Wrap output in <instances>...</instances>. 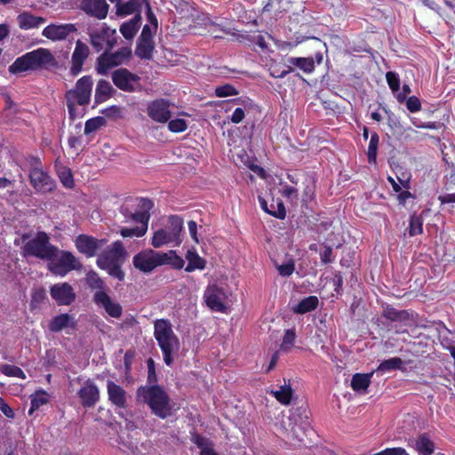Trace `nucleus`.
Masks as SVG:
<instances>
[{
    "label": "nucleus",
    "instance_id": "338daca9",
    "mask_svg": "<svg viewBox=\"0 0 455 455\" xmlns=\"http://www.w3.org/2000/svg\"><path fill=\"white\" fill-rule=\"evenodd\" d=\"M387 180L395 192L399 193L401 190L404 189L403 187H402V185L399 182H397L394 178L388 177Z\"/></svg>",
    "mask_w": 455,
    "mask_h": 455
},
{
    "label": "nucleus",
    "instance_id": "ddd939ff",
    "mask_svg": "<svg viewBox=\"0 0 455 455\" xmlns=\"http://www.w3.org/2000/svg\"><path fill=\"white\" fill-rule=\"evenodd\" d=\"M106 243L107 240L97 239L88 235H79L74 240L77 251L87 258L94 257Z\"/></svg>",
    "mask_w": 455,
    "mask_h": 455
},
{
    "label": "nucleus",
    "instance_id": "a211bd4d",
    "mask_svg": "<svg viewBox=\"0 0 455 455\" xmlns=\"http://www.w3.org/2000/svg\"><path fill=\"white\" fill-rule=\"evenodd\" d=\"M112 80L115 85L123 91H133L140 86L139 76L124 68L116 70L112 75Z\"/></svg>",
    "mask_w": 455,
    "mask_h": 455
},
{
    "label": "nucleus",
    "instance_id": "c85d7f7f",
    "mask_svg": "<svg viewBox=\"0 0 455 455\" xmlns=\"http://www.w3.org/2000/svg\"><path fill=\"white\" fill-rule=\"evenodd\" d=\"M75 326V319L68 314L56 315L49 323V329L54 332L73 329Z\"/></svg>",
    "mask_w": 455,
    "mask_h": 455
},
{
    "label": "nucleus",
    "instance_id": "37998d69",
    "mask_svg": "<svg viewBox=\"0 0 455 455\" xmlns=\"http://www.w3.org/2000/svg\"><path fill=\"white\" fill-rule=\"evenodd\" d=\"M403 366V361L398 357H393L388 360L382 362L379 367L378 371L381 372H387L391 370L400 369Z\"/></svg>",
    "mask_w": 455,
    "mask_h": 455
},
{
    "label": "nucleus",
    "instance_id": "79ce46f5",
    "mask_svg": "<svg viewBox=\"0 0 455 455\" xmlns=\"http://www.w3.org/2000/svg\"><path fill=\"white\" fill-rule=\"evenodd\" d=\"M295 331L293 329H288L283 334L280 347L283 351L289 352L295 347Z\"/></svg>",
    "mask_w": 455,
    "mask_h": 455
},
{
    "label": "nucleus",
    "instance_id": "2eb2a0df",
    "mask_svg": "<svg viewBox=\"0 0 455 455\" xmlns=\"http://www.w3.org/2000/svg\"><path fill=\"white\" fill-rule=\"evenodd\" d=\"M116 30L106 25L91 34V43L98 51L114 47L116 44Z\"/></svg>",
    "mask_w": 455,
    "mask_h": 455
},
{
    "label": "nucleus",
    "instance_id": "aec40b11",
    "mask_svg": "<svg viewBox=\"0 0 455 455\" xmlns=\"http://www.w3.org/2000/svg\"><path fill=\"white\" fill-rule=\"evenodd\" d=\"M80 8L91 16L104 20L108 16L109 6L106 0H82Z\"/></svg>",
    "mask_w": 455,
    "mask_h": 455
},
{
    "label": "nucleus",
    "instance_id": "5701e85b",
    "mask_svg": "<svg viewBox=\"0 0 455 455\" xmlns=\"http://www.w3.org/2000/svg\"><path fill=\"white\" fill-rule=\"evenodd\" d=\"M30 180L34 188L40 192H48L53 188V180L40 169L31 172Z\"/></svg>",
    "mask_w": 455,
    "mask_h": 455
},
{
    "label": "nucleus",
    "instance_id": "09e8293b",
    "mask_svg": "<svg viewBox=\"0 0 455 455\" xmlns=\"http://www.w3.org/2000/svg\"><path fill=\"white\" fill-rule=\"evenodd\" d=\"M168 128L172 132H183L188 128V123L183 118H175L169 122Z\"/></svg>",
    "mask_w": 455,
    "mask_h": 455
},
{
    "label": "nucleus",
    "instance_id": "1a4fd4ad",
    "mask_svg": "<svg viewBox=\"0 0 455 455\" xmlns=\"http://www.w3.org/2000/svg\"><path fill=\"white\" fill-rule=\"evenodd\" d=\"M92 87V80L90 76L80 78L74 90L68 92V107L69 114L75 116V106L86 105L90 101Z\"/></svg>",
    "mask_w": 455,
    "mask_h": 455
},
{
    "label": "nucleus",
    "instance_id": "a18cd8bd",
    "mask_svg": "<svg viewBox=\"0 0 455 455\" xmlns=\"http://www.w3.org/2000/svg\"><path fill=\"white\" fill-rule=\"evenodd\" d=\"M423 232V220L419 216L413 215L409 225V235L414 236Z\"/></svg>",
    "mask_w": 455,
    "mask_h": 455
},
{
    "label": "nucleus",
    "instance_id": "4d7b16f0",
    "mask_svg": "<svg viewBox=\"0 0 455 455\" xmlns=\"http://www.w3.org/2000/svg\"><path fill=\"white\" fill-rule=\"evenodd\" d=\"M0 410L8 419H13L15 416L13 410L2 397H0Z\"/></svg>",
    "mask_w": 455,
    "mask_h": 455
},
{
    "label": "nucleus",
    "instance_id": "7ed1b4c3",
    "mask_svg": "<svg viewBox=\"0 0 455 455\" xmlns=\"http://www.w3.org/2000/svg\"><path fill=\"white\" fill-rule=\"evenodd\" d=\"M154 335L163 353L165 364L172 365L180 351V342L174 334L171 323L164 319L156 320Z\"/></svg>",
    "mask_w": 455,
    "mask_h": 455
},
{
    "label": "nucleus",
    "instance_id": "412c9836",
    "mask_svg": "<svg viewBox=\"0 0 455 455\" xmlns=\"http://www.w3.org/2000/svg\"><path fill=\"white\" fill-rule=\"evenodd\" d=\"M89 55L88 46L80 40L76 43V47L72 54L71 72L73 75H78L83 68L84 60Z\"/></svg>",
    "mask_w": 455,
    "mask_h": 455
},
{
    "label": "nucleus",
    "instance_id": "e433bc0d",
    "mask_svg": "<svg viewBox=\"0 0 455 455\" xmlns=\"http://www.w3.org/2000/svg\"><path fill=\"white\" fill-rule=\"evenodd\" d=\"M318 298L316 296H309L301 299L293 307V312L297 314H305L316 308L318 306Z\"/></svg>",
    "mask_w": 455,
    "mask_h": 455
},
{
    "label": "nucleus",
    "instance_id": "20e7f679",
    "mask_svg": "<svg viewBox=\"0 0 455 455\" xmlns=\"http://www.w3.org/2000/svg\"><path fill=\"white\" fill-rule=\"evenodd\" d=\"M127 257V251L120 241L112 243L110 250L97 258V266L108 275L119 281L124 279L125 274L122 269V264Z\"/></svg>",
    "mask_w": 455,
    "mask_h": 455
},
{
    "label": "nucleus",
    "instance_id": "f3484780",
    "mask_svg": "<svg viewBox=\"0 0 455 455\" xmlns=\"http://www.w3.org/2000/svg\"><path fill=\"white\" fill-rule=\"evenodd\" d=\"M174 105L166 100H156L148 106V115L158 123H166L171 117V108Z\"/></svg>",
    "mask_w": 455,
    "mask_h": 455
},
{
    "label": "nucleus",
    "instance_id": "e2e57ef3",
    "mask_svg": "<svg viewBox=\"0 0 455 455\" xmlns=\"http://www.w3.org/2000/svg\"><path fill=\"white\" fill-rule=\"evenodd\" d=\"M5 372L8 375L15 376V377H18V378L22 379H24L26 378V375H25L24 371L21 369L18 368V367L10 368Z\"/></svg>",
    "mask_w": 455,
    "mask_h": 455
},
{
    "label": "nucleus",
    "instance_id": "393cba45",
    "mask_svg": "<svg viewBox=\"0 0 455 455\" xmlns=\"http://www.w3.org/2000/svg\"><path fill=\"white\" fill-rule=\"evenodd\" d=\"M19 28L22 30H30L40 28L45 23V19L28 12H23L17 16Z\"/></svg>",
    "mask_w": 455,
    "mask_h": 455
},
{
    "label": "nucleus",
    "instance_id": "c9c22d12",
    "mask_svg": "<svg viewBox=\"0 0 455 455\" xmlns=\"http://www.w3.org/2000/svg\"><path fill=\"white\" fill-rule=\"evenodd\" d=\"M413 447L419 455H432L435 451V443L427 435L417 438Z\"/></svg>",
    "mask_w": 455,
    "mask_h": 455
},
{
    "label": "nucleus",
    "instance_id": "4468645a",
    "mask_svg": "<svg viewBox=\"0 0 455 455\" xmlns=\"http://www.w3.org/2000/svg\"><path fill=\"white\" fill-rule=\"evenodd\" d=\"M76 30L72 23H50L42 30V36L52 42H59L68 39Z\"/></svg>",
    "mask_w": 455,
    "mask_h": 455
},
{
    "label": "nucleus",
    "instance_id": "9b49d317",
    "mask_svg": "<svg viewBox=\"0 0 455 455\" xmlns=\"http://www.w3.org/2000/svg\"><path fill=\"white\" fill-rule=\"evenodd\" d=\"M133 267L141 273L148 274L160 267L159 251L145 249L132 258Z\"/></svg>",
    "mask_w": 455,
    "mask_h": 455
},
{
    "label": "nucleus",
    "instance_id": "13d9d810",
    "mask_svg": "<svg viewBox=\"0 0 455 455\" xmlns=\"http://www.w3.org/2000/svg\"><path fill=\"white\" fill-rule=\"evenodd\" d=\"M244 117H245V113H244L243 109L241 108H236L234 110L230 120L233 124H239L244 119Z\"/></svg>",
    "mask_w": 455,
    "mask_h": 455
},
{
    "label": "nucleus",
    "instance_id": "0e129e2a",
    "mask_svg": "<svg viewBox=\"0 0 455 455\" xmlns=\"http://www.w3.org/2000/svg\"><path fill=\"white\" fill-rule=\"evenodd\" d=\"M331 247H326L324 249V251L323 252H321V260L323 263L326 264V263H329L331 262Z\"/></svg>",
    "mask_w": 455,
    "mask_h": 455
},
{
    "label": "nucleus",
    "instance_id": "bb28decb",
    "mask_svg": "<svg viewBox=\"0 0 455 455\" xmlns=\"http://www.w3.org/2000/svg\"><path fill=\"white\" fill-rule=\"evenodd\" d=\"M135 16L121 24L119 31L124 39L132 41L136 34L138 33L141 26V17L138 13H134Z\"/></svg>",
    "mask_w": 455,
    "mask_h": 455
},
{
    "label": "nucleus",
    "instance_id": "052dcab7",
    "mask_svg": "<svg viewBox=\"0 0 455 455\" xmlns=\"http://www.w3.org/2000/svg\"><path fill=\"white\" fill-rule=\"evenodd\" d=\"M398 182L403 187L404 189H410L411 187V174L402 173L401 176L397 177Z\"/></svg>",
    "mask_w": 455,
    "mask_h": 455
},
{
    "label": "nucleus",
    "instance_id": "dca6fc26",
    "mask_svg": "<svg viewBox=\"0 0 455 455\" xmlns=\"http://www.w3.org/2000/svg\"><path fill=\"white\" fill-rule=\"evenodd\" d=\"M132 220L136 223L134 228L124 227L120 229V235L124 238L142 237L148 228V212H138L132 215Z\"/></svg>",
    "mask_w": 455,
    "mask_h": 455
},
{
    "label": "nucleus",
    "instance_id": "2f4dec72",
    "mask_svg": "<svg viewBox=\"0 0 455 455\" xmlns=\"http://www.w3.org/2000/svg\"><path fill=\"white\" fill-rule=\"evenodd\" d=\"M271 394L283 405H289L294 396V392L290 383L281 385L276 390H272Z\"/></svg>",
    "mask_w": 455,
    "mask_h": 455
},
{
    "label": "nucleus",
    "instance_id": "39448f33",
    "mask_svg": "<svg viewBox=\"0 0 455 455\" xmlns=\"http://www.w3.org/2000/svg\"><path fill=\"white\" fill-rule=\"evenodd\" d=\"M15 243L22 248L25 255H34L41 259H51L57 251L50 244L49 236L44 232H38L33 236L22 235L15 239Z\"/></svg>",
    "mask_w": 455,
    "mask_h": 455
},
{
    "label": "nucleus",
    "instance_id": "de8ad7c7",
    "mask_svg": "<svg viewBox=\"0 0 455 455\" xmlns=\"http://www.w3.org/2000/svg\"><path fill=\"white\" fill-rule=\"evenodd\" d=\"M163 59L165 64L174 66L180 62L181 56L171 49H164L163 51Z\"/></svg>",
    "mask_w": 455,
    "mask_h": 455
},
{
    "label": "nucleus",
    "instance_id": "864d4df0",
    "mask_svg": "<svg viewBox=\"0 0 455 455\" xmlns=\"http://www.w3.org/2000/svg\"><path fill=\"white\" fill-rule=\"evenodd\" d=\"M386 78L390 89L393 91V92L396 93L399 91L400 86L398 76L393 72H387Z\"/></svg>",
    "mask_w": 455,
    "mask_h": 455
},
{
    "label": "nucleus",
    "instance_id": "8fccbe9b",
    "mask_svg": "<svg viewBox=\"0 0 455 455\" xmlns=\"http://www.w3.org/2000/svg\"><path fill=\"white\" fill-rule=\"evenodd\" d=\"M275 267L282 276H289L291 275L294 270H295V264L292 259H289L284 263L282 264H275Z\"/></svg>",
    "mask_w": 455,
    "mask_h": 455
},
{
    "label": "nucleus",
    "instance_id": "9d476101",
    "mask_svg": "<svg viewBox=\"0 0 455 455\" xmlns=\"http://www.w3.org/2000/svg\"><path fill=\"white\" fill-rule=\"evenodd\" d=\"M50 270L59 275H65L67 273L79 269L81 263L79 259L70 251H61L48 259Z\"/></svg>",
    "mask_w": 455,
    "mask_h": 455
},
{
    "label": "nucleus",
    "instance_id": "bf43d9fd",
    "mask_svg": "<svg viewBox=\"0 0 455 455\" xmlns=\"http://www.w3.org/2000/svg\"><path fill=\"white\" fill-rule=\"evenodd\" d=\"M413 198L412 194L409 189H403L397 195V200L401 204H404L408 200Z\"/></svg>",
    "mask_w": 455,
    "mask_h": 455
},
{
    "label": "nucleus",
    "instance_id": "f8f14e48",
    "mask_svg": "<svg viewBox=\"0 0 455 455\" xmlns=\"http://www.w3.org/2000/svg\"><path fill=\"white\" fill-rule=\"evenodd\" d=\"M132 51L130 48H122L114 53H103L98 60L97 71L104 75L108 69L124 63L130 59Z\"/></svg>",
    "mask_w": 455,
    "mask_h": 455
},
{
    "label": "nucleus",
    "instance_id": "49530a36",
    "mask_svg": "<svg viewBox=\"0 0 455 455\" xmlns=\"http://www.w3.org/2000/svg\"><path fill=\"white\" fill-rule=\"evenodd\" d=\"M378 144H379V136L374 133L371 135L369 147H368V159L370 163L375 164L377 159V150H378Z\"/></svg>",
    "mask_w": 455,
    "mask_h": 455
},
{
    "label": "nucleus",
    "instance_id": "a19ab883",
    "mask_svg": "<svg viewBox=\"0 0 455 455\" xmlns=\"http://www.w3.org/2000/svg\"><path fill=\"white\" fill-rule=\"evenodd\" d=\"M289 61L307 73H311L315 69V62L312 58H291Z\"/></svg>",
    "mask_w": 455,
    "mask_h": 455
},
{
    "label": "nucleus",
    "instance_id": "423d86ee",
    "mask_svg": "<svg viewBox=\"0 0 455 455\" xmlns=\"http://www.w3.org/2000/svg\"><path fill=\"white\" fill-rule=\"evenodd\" d=\"M138 395L149 405L155 415L162 419L172 415V405L166 393L159 386L140 387Z\"/></svg>",
    "mask_w": 455,
    "mask_h": 455
},
{
    "label": "nucleus",
    "instance_id": "3c124183",
    "mask_svg": "<svg viewBox=\"0 0 455 455\" xmlns=\"http://www.w3.org/2000/svg\"><path fill=\"white\" fill-rule=\"evenodd\" d=\"M60 181L66 188H72L74 185V180L71 171L67 167H61L58 171Z\"/></svg>",
    "mask_w": 455,
    "mask_h": 455
},
{
    "label": "nucleus",
    "instance_id": "58836bf2",
    "mask_svg": "<svg viewBox=\"0 0 455 455\" xmlns=\"http://www.w3.org/2000/svg\"><path fill=\"white\" fill-rule=\"evenodd\" d=\"M51 395L44 390H37L31 395V407L29 409V414H32L34 411L38 410L44 404H47L50 401Z\"/></svg>",
    "mask_w": 455,
    "mask_h": 455
},
{
    "label": "nucleus",
    "instance_id": "69168bd1",
    "mask_svg": "<svg viewBox=\"0 0 455 455\" xmlns=\"http://www.w3.org/2000/svg\"><path fill=\"white\" fill-rule=\"evenodd\" d=\"M411 92V89L408 85H404L403 87V90L402 92H397L395 94H396V99L399 100V101H403L406 98V96Z\"/></svg>",
    "mask_w": 455,
    "mask_h": 455
},
{
    "label": "nucleus",
    "instance_id": "680f3d73",
    "mask_svg": "<svg viewBox=\"0 0 455 455\" xmlns=\"http://www.w3.org/2000/svg\"><path fill=\"white\" fill-rule=\"evenodd\" d=\"M188 231H189V234L192 237V239L196 243H199V238L197 236V225L195 221H189L188 223Z\"/></svg>",
    "mask_w": 455,
    "mask_h": 455
},
{
    "label": "nucleus",
    "instance_id": "603ef678",
    "mask_svg": "<svg viewBox=\"0 0 455 455\" xmlns=\"http://www.w3.org/2000/svg\"><path fill=\"white\" fill-rule=\"evenodd\" d=\"M215 94L218 97H228L236 95L237 92L232 85L225 84L216 87Z\"/></svg>",
    "mask_w": 455,
    "mask_h": 455
},
{
    "label": "nucleus",
    "instance_id": "f257e3e1",
    "mask_svg": "<svg viewBox=\"0 0 455 455\" xmlns=\"http://www.w3.org/2000/svg\"><path fill=\"white\" fill-rule=\"evenodd\" d=\"M234 292L228 277H220L208 283L203 294L204 305L213 313L228 315L232 311Z\"/></svg>",
    "mask_w": 455,
    "mask_h": 455
},
{
    "label": "nucleus",
    "instance_id": "4c0bfd02",
    "mask_svg": "<svg viewBox=\"0 0 455 455\" xmlns=\"http://www.w3.org/2000/svg\"><path fill=\"white\" fill-rule=\"evenodd\" d=\"M28 69H35L29 52L18 58L9 68L11 73L23 72Z\"/></svg>",
    "mask_w": 455,
    "mask_h": 455
},
{
    "label": "nucleus",
    "instance_id": "a878e982",
    "mask_svg": "<svg viewBox=\"0 0 455 455\" xmlns=\"http://www.w3.org/2000/svg\"><path fill=\"white\" fill-rule=\"evenodd\" d=\"M79 395L84 406H92L99 400L100 391L94 383L88 380L79 390Z\"/></svg>",
    "mask_w": 455,
    "mask_h": 455
},
{
    "label": "nucleus",
    "instance_id": "f704fd0d",
    "mask_svg": "<svg viewBox=\"0 0 455 455\" xmlns=\"http://www.w3.org/2000/svg\"><path fill=\"white\" fill-rule=\"evenodd\" d=\"M154 49L152 39L139 37L135 53L141 59H150L153 55Z\"/></svg>",
    "mask_w": 455,
    "mask_h": 455
},
{
    "label": "nucleus",
    "instance_id": "ea45409f",
    "mask_svg": "<svg viewBox=\"0 0 455 455\" xmlns=\"http://www.w3.org/2000/svg\"><path fill=\"white\" fill-rule=\"evenodd\" d=\"M114 92V89L107 81L100 80L96 87L95 100L97 102H103L108 100Z\"/></svg>",
    "mask_w": 455,
    "mask_h": 455
},
{
    "label": "nucleus",
    "instance_id": "5fc2aeb1",
    "mask_svg": "<svg viewBox=\"0 0 455 455\" xmlns=\"http://www.w3.org/2000/svg\"><path fill=\"white\" fill-rule=\"evenodd\" d=\"M406 107L411 112H418L421 108V103L417 97L411 96L407 99Z\"/></svg>",
    "mask_w": 455,
    "mask_h": 455
},
{
    "label": "nucleus",
    "instance_id": "7c9ffc66",
    "mask_svg": "<svg viewBox=\"0 0 455 455\" xmlns=\"http://www.w3.org/2000/svg\"><path fill=\"white\" fill-rule=\"evenodd\" d=\"M160 267L169 265L175 269H182L185 266V261L178 255L176 251H168L166 252L159 251Z\"/></svg>",
    "mask_w": 455,
    "mask_h": 455
},
{
    "label": "nucleus",
    "instance_id": "473e14b6",
    "mask_svg": "<svg viewBox=\"0 0 455 455\" xmlns=\"http://www.w3.org/2000/svg\"><path fill=\"white\" fill-rule=\"evenodd\" d=\"M108 394L109 400L116 406L122 407L125 403V392L113 381H108Z\"/></svg>",
    "mask_w": 455,
    "mask_h": 455
},
{
    "label": "nucleus",
    "instance_id": "72a5a7b5",
    "mask_svg": "<svg viewBox=\"0 0 455 455\" xmlns=\"http://www.w3.org/2000/svg\"><path fill=\"white\" fill-rule=\"evenodd\" d=\"M186 259L188 265L185 268L187 272H193L195 270H203L205 267L206 262L195 250H188L186 253Z\"/></svg>",
    "mask_w": 455,
    "mask_h": 455
},
{
    "label": "nucleus",
    "instance_id": "b1692460",
    "mask_svg": "<svg viewBox=\"0 0 455 455\" xmlns=\"http://www.w3.org/2000/svg\"><path fill=\"white\" fill-rule=\"evenodd\" d=\"M32 58L35 69L38 68H48L56 65L55 58L52 52L44 48H40L29 52Z\"/></svg>",
    "mask_w": 455,
    "mask_h": 455
},
{
    "label": "nucleus",
    "instance_id": "0eeeda50",
    "mask_svg": "<svg viewBox=\"0 0 455 455\" xmlns=\"http://www.w3.org/2000/svg\"><path fill=\"white\" fill-rule=\"evenodd\" d=\"M181 231L182 220L179 218H170L163 227L153 231L151 245L154 248L179 246L182 241Z\"/></svg>",
    "mask_w": 455,
    "mask_h": 455
},
{
    "label": "nucleus",
    "instance_id": "c756f323",
    "mask_svg": "<svg viewBox=\"0 0 455 455\" xmlns=\"http://www.w3.org/2000/svg\"><path fill=\"white\" fill-rule=\"evenodd\" d=\"M268 196H259V204L261 209L267 213L275 216L279 219H283L285 217L286 212L283 204L281 202H274V199H271V204L268 205L267 202Z\"/></svg>",
    "mask_w": 455,
    "mask_h": 455
},
{
    "label": "nucleus",
    "instance_id": "6ab92c4d",
    "mask_svg": "<svg viewBox=\"0 0 455 455\" xmlns=\"http://www.w3.org/2000/svg\"><path fill=\"white\" fill-rule=\"evenodd\" d=\"M94 299L96 304L102 307L109 316L115 318L121 316L123 312L121 305L111 299L105 291H98L94 296Z\"/></svg>",
    "mask_w": 455,
    "mask_h": 455
},
{
    "label": "nucleus",
    "instance_id": "774afa93",
    "mask_svg": "<svg viewBox=\"0 0 455 455\" xmlns=\"http://www.w3.org/2000/svg\"><path fill=\"white\" fill-rule=\"evenodd\" d=\"M439 200H440L442 204H449V203H455V193L454 194H451V195H447V196H440Z\"/></svg>",
    "mask_w": 455,
    "mask_h": 455
},
{
    "label": "nucleus",
    "instance_id": "c03bdc74",
    "mask_svg": "<svg viewBox=\"0 0 455 455\" xmlns=\"http://www.w3.org/2000/svg\"><path fill=\"white\" fill-rule=\"evenodd\" d=\"M105 124V118L103 116L92 117L85 123L84 132L86 134L92 133Z\"/></svg>",
    "mask_w": 455,
    "mask_h": 455
},
{
    "label": "nucleus",
    "instance_id": "f03ea898",
    "mask_svg": "<svg viewBox=\"0 0 455 455\" xmlns=\"http://www.w3.org/2000/svg\"><path fill=\"white\" fill-rule=\"evenodd\" d=\"M115 4L116 15L121 18L138 13L145 7L147 9L148 22L144 25L140 37L152 39L157 31V19L153 13L148 0H109Z\"/></svg>",
    "mask_w": 455,
    "mask_h": 455
},
{
    "label": "nucleus",
    "instance_id": "4be33fe9",
    "mask_svg": "<svg viewBox=\"0 0 455 455\" xmlns=\"http://www.w3.org/2000/svg\"><path fill=\"white\" fill-rule=\"evenodd\" d=\"M52 298L60 305H68L75 299L72 287L68 283L56 284L52 287Z\"/></svg>",
    "mask_w": 455,
    "mask_h": 455
},
{
    "label": "nucleus",
    "instance_id": "cd10ccee",
    "mask_svg": "<svg viewBox=\"0 0 455 455\" xmlns=\"http://www.w3.org/2000/svg\"><path fill=\"white\" fill-rule=\"evenodd\" d=\"M373 372L371 373H355L352 376L350 387L359 395L367 393L371 381Z\"/></svg>",
    "mask_w": 455,
    "mask_h": 455
},
{
    "label": "nucleus",
    "instance_id": "6e6d98bb",
    "mask_svg": "<svg viewBox=\"0 0 455 455\" xmlns=\"http://www.w3.org/2000/svg\"><path fill=\"white\" fill-rule=\"evenodd\" d=\"M102 113L109 118H118L122 116L121 108L115 105L105 108Z\"/></svg>",
    "mask_w": 455,
    "mask_h": 455
},
{
    "label": "nucleus",
    "instance_id": "6e6552de",
    "mask_svg": "<svg viewBox=\"0 0 455 455\" xmlns=\"http://www.w3.org/2000/svg\"><path fill=\"white\" fill-rule=\"evenodd\" d=\"M311 432L308 418L301 417L298 413L291 414L284 426V434L291 442H303Z\"/></svg>",
    "mask_w": 455,
    "mask_h": 455
}]
</instances>
